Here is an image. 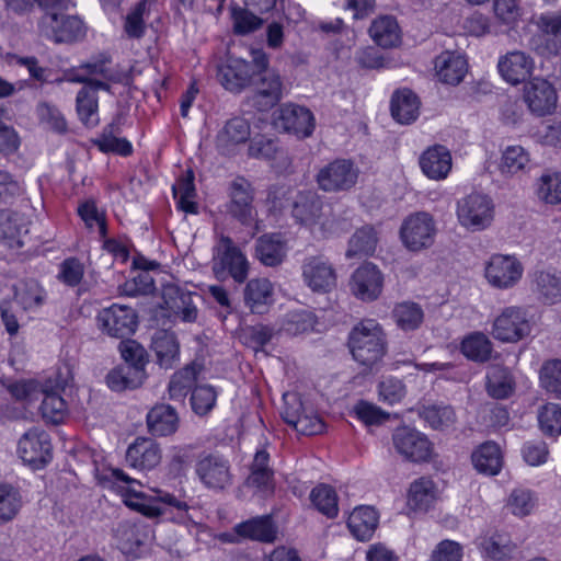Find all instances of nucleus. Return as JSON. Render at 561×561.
Returning <instances> with one entry per match:
<instances>
[{
	"label": "nucleus",
	"instance_id": "1",
	"mask_svg": "<svg viewBox=\"0 0 561 561\" xmlns=\"http://www.w3.org/2000/svg\"><path fill=\"white\" fill-rule=\"evenodd\" d=\"M111 478L114 480V488L123 497V502L134 511L141 513L149 518H156L164 513L162 503L176 508L180 512H186L188 505L185 501L176 499L174 495L165 493L160 499H153L146 495L140 488L141 483L130 478L124 470L115 468L111 470Z\"/></svg>",
	"mask_w": 561,
	"mask_h": 561
},
{
	"label": "nucleus",
	"instance_id": "2",
	"mask_svg": "<svg viewBox=\"0 0 561 561\" xmlns=\"http://www.w3.org/2000/svg\"><path fill=\"white\" fill-rule=\"evenodd\" d=\"M111 478L114 480V488L123 497V502L134 511L141 513L149 518H156L164 513L162 503L176 508L180 512H186L188 505L185 501L176 499L174 495L165 493L160 499H153L146 495L140 488L141 483L130 478L124 470L115 468L111 470Z\"/></svg>",
	"mask_w": 561,
	"mask_h": 561
},
{
	"label": "nucleus",
	"instance_id": "3",
	"mask_svg": "<svg viewBox=\"0 0 561 561\" xmlns=\"http://www.w3.org/2000/svg\"><path fill=\"white\" fill-rule=\"evenodd\" d=\"M46 11L42 24L46 35L56 43L73 42L85 35L83 22L77 15L66 14L75 8L72 0H39Z\"/></svg>",
	"mask_w": 561,
	"mask_h": 561
},
{
	"label": "nucleus",
	"instance_id": "4",
	"mask_svg": "<svg viewBox=\"0 0 561 561\" xmlns=\"http://www.w3.org/2000/svg\"><path fill=\"white\" fill-rule=\"evenodd\" d=\"M348 345L353 358L367 367L377 364L386 354L385 333L373 319L364 320L353 328Z\"/></svg>",
	"mask_w": 561,
	"mask_h": 561
},
{
	"label": "nucleus",
	"instance_id": "5",
	"mask_svg": "<svg viewBox=\"0 0 561 561\" xmlns=\"http://www.w3.org/2000/svg\"><path fill=\"white\" fill-rule=\"evenodd\" d=\"M250 264L233 240L220 234L213 248L211 271L218 280L231 277L236 283L242 284L249 275Z\"/></svg>",
	"mask_w": 561,
	"mask_h": 561
},
{
	"label": "nucleus",
	"instance_id": "6",
	"mask_svg": "<svg viewBox=\"0 0 561 561\" xmlns=\"http://www.w3.org/2000/svg\"><path fill=\"white\" fill-rule=\"evenodd\" d=\"M456 215L462 228L471 232H479L492 226L495 205L489 195L471 193L457 202Z\"/></svg>",
	"mask_w": 561,
	"mask_h": 561
},
{
	"label": "nucleus",
	"instance_id": "7",
	"mask_svg": "<svg viewBox=\"0 0 561 561\" xmlns=\"http://www.w3.org/2000/svg\"><path fill=\"white\" fill-rule=\"evenodd\" d=\"M533 331V317L522 306H508L501 310L492 323V336L504 343H517Z\"/></svg>",
	"mask_w": 561,
	"mask_h": 561
},
{
	"label": "nucleus",
	"instance_id": "8",
	"mask_svg": "<svg viewBox=\"0 0 561 561\" xmlns=\"http://www.w3.org/2000/svg\"><path fill=\"white\" fill-rule=\"evenodd\" d=\"M400 240L411 252H420L433 245L436 226L433 217L425 211L408 216L400 227Z\"/></svg>",
	"mask_w": 561,
	"mask_h": 561
},
{
	"label": "nucleus",
	"instance_id": "9",
	"mask_svg": "<svg viewBox=\"0 0 561 561\" xmlns=\"http://www.w3.org/2000/svg\"><path fill=\"white\" fill-rule=\"evenodd\" d=\"M96 325L107 336L125 340L135 333L138 316L129 306L113 304L99 311Z\"/></svg>",
	"mask_w": 561,
	"mask_h": 561
},
{
	"label": "nucleus",
	"instance_id": "10",
	"mask_svg": "<svg viewBox=\"0 0 561 561\" xmlns=\"http://www.w3.org/2000/svg\"><path fill=\"white\" fill-rule=\"evenodd\" d=\"M273 125L278 130L304 139L312 135L316 119L309 108L294 103H285L273 113Z\"/></svg>",
	"mask_w": 561,
	"mask_h": 561
},
{
	"label": "nucleus",
	"instance_id": "11",
	"mask_svg": "<svg viewBox=\"0 0 561 561\" xmlns=\"http://www.w3.org/2000/svg\"><path fill=\"white\" fill-rule=\"evenodd\" d=\"M20 458L34 469H41L53 458V445L49 434L39 427L25 432L18 443Z\"/></svg>",
	"mask_w": 561,
	"mask_h": 561
},
{
	"label": "nucleus",
	"instance_id": "12",
	"mask_svg": "<svg viewBox=\"0 0 561 561\" xmlns=\"http://www.w3.org/2000/svg\"><path fill=\"white\" fill-rule=\"evenodd\" d=\"M524 267L514 255L493 254L485 264L484 276L496 289H510L522 279Z\"/></svg>",
	"mask_w": 561,
	"mask_h": 561
},
{
	"label": "nucleus",
	"instance_id": "13",
	"mask_svg": "<svg viewBox=\"0 0 561 561\" xmlns=\"http://www.w3.org/2000/svg\"><path fill=\"white\" fill-rule=\"evenodd\" d=\"M359 170L347 159H336L321 168L317 183L324 192H344L357 182Z\"/></svg>",
	"mask_w": 561,
	"mask_h": 561
},
{
	"label": "nucleus",
	"instance_id": "14",
	"mask_svg": "<svg viewBox=\"0 0 561 561\" xmlns=\"http://www.w3.org/2000/svg\"><path fill=\"white\" fill-rule=\"evenodd\" d=\"M535 25L539 31L530 45L543 56H556L561 50V11H548L538 15Z\"/></svg>",
	"mask_w": 561,
	"mask_h": 561
},
{
	"label": "nucleus",
	"instance_id": "15",
	"mask_svg": "<svg viewBox=\"0 0 561 561\" xmlns=\"http://www.w3.org/2000/svg\"><path fill=\"white\" fill-rule=\"evenodd\" d=\"M348 286L357 299L365 302L375 301L383 289V274L375 264L366 262L352 273Z\"/></svg>",
	"mask_w": 561,
	"mask_h": 561
},
{
	"label": "nucleus",
	"instance_id": "16",
	"mask_svg": "<svg viewBox=\"0 0 561 561\" xmlns=\"http://www.w3.org/2000/svg\"><path fill=\"white\" fill-rule=\"evenodd\" d=\"M304 283L314 293L325 294L336 286V272L322 255L306 257L301 265Z\"/></svg>",
	"mask_w": 561,
	"mask_h": 561
},
{
	"label": "nucleus",
	"instance_id": "17",
	"mask_svg": "<svg viewBox=\"0 0 561 561\" xmlns=\"http://www.w3.org/2000/svg\"><path fill=\"white\" fill-rule=\"evenodd\" d=\"M195 471L208 489L224 490L232 482L230 462L218 454L202 455L196 462Z\"/></svg>",
	"mask_w": 561,
	"mask_h": 561
},
{
	"label": "nucleus",
	"instance_id": "18",
	"mask_svg": "<svg viewBox=\"0 0 561 561\" xmlns=\"http://www.w3.org/2000/svg\"><path fill=\"white\" fill-rule=\"evenodd\" d=\"M523 100L534 115L545 116L552 114L557 108L558 94L548 80L534 78L525 83Z\"/></svg>",
	"mask_w": 561,
	"mask_h": 561
},
{
	"label": "nucleus",
	"instance_id": "19",
	"mask_svg": "<svg viewBox=\"0 0 561 561\" xmlns=\"http://www.w3.org/2000/svg\"><path fill=\"white\" fill-rule=\"evenodd\" d=\"M396 450L407 460L426 461L432 455V444L421 432L409 426H400L392 434Z\"/></svg>",
	"mask_w": 561,
	"mask_h": 561
},
{
	"label": "nucleus",
	"instance_id": "20",
	"mask_svg": "<svg viewBox=\"0 0 561 561\" xmlns=\"http://www.w3.org/2000/svg\"><path fill=\"white\" fill-rule=\"evenodd\" d=\"M229 214L243 225H250L255 219L253 190L248 180L237 178L230 184Z\"/></svg>",
	"mask_w": 561,
	"mask_h": 561
},
{
	"label": "nucleus",
	"instance_id": "21",
	"mask_svg": "<svg viewBox=\"0 0 561 561\" xmlns=\"http://www.w3.org/2000/svg\"><path fill=\"white\" fill-rule=\"evenodd\" d=\"M252 105L261 112L274 107L283 98V81L275 71L259 73L254 83Z\"/></svg>",
	"mask_w": 561,
	"mask_h": 561
},
{
	"label": "nucleus",
	"instance_id": "22",
	"mask_svg": "<svg viewBox=\"0 0 561 561\" xmlns=\"http://www.w3.org/2000/svg\"><path fill=\"white\" fill-rule=\"evenodd\" d=\"M162 459L160 445L149 437H137L127 448L125 460L137 470H151Z\"/></svg>",
	"mask_w": 561,
	"mask_h": 561
},
{
	"label": "nucleus",
	"instance_id": "23",
	"mask_svg": "<svg viewBox=\"0 0 561 561\" xmlns=\"http://www.w3.org/2000/svg\"><path fill=\"white\" fill-rule=\"evenodd\" d=\"M251 136L250 123L242 117L228 119L216 136V148L225 156L233 154Z\"/></svg>",
	"mask_w": 561,
	"mask_h": 561
},
{
	"label": "nucleus",
	"instance_id": "24",
	"mask_svg": "<svg viewBox=\"0 0 561 561\" xmlns=\"http://www.w3.org/2000/svg\"><path fill=\"white\" fill-rule=\"evenodd\" d=\"M497 68L506 82L516 85L531 76L535 61L525 51L513 50L500 57Z\"/></svg>",
	"mask_w": 561,
	"mask_h": 561
},
{
	"label": "nucleus",
	"instance_id": "25",
	"mask_svg": "<svg viewBox=\"0 0 561 561\" xmlns=\"http://www.w3.org/2000/svg\"><path fill=\"white\" fill-rule=\"evenodd\" d=\"M419 164L424 175L430 180L442 181L451 171V153L445 146L434 145L421 153Z\"/></svg>",
	"mask_w": 561,
	"mask_h": 561
},
{
	"label": "nucleus",
	"instance_id": "26",
	"mask_svg": "<svg viewBox=\"0 0 561 561\" xmlns=\"http://www.w3.org/2000/svg\"><path fill=\"white\" fill-rule=\"evenodd\" d=\"M27 217L16 210H0V242L11 249L23 247V238L28 232Z\"/></svg>",
	"mask_w": 561,
	"mask_h": 561
},
{
	"label": "nucleus",
	"instance_id": "27",
	"mask_svg": "<svg viewBox=\"0 0 561 561\" xmlns=\"http://www.w3.org/2000/svg\"><path fill=\"white\" fill-rule=\"evenodd\" d=\"M254 76L253 66L244 59L229 57L219 69V80L229 91H240L250 83Z\"/></svg>",
	"mask_w": 561,
	"mask_h": 561
},
{
	"label": "nucleus",
	"instance_id": "28",
	"mask_svg": "<svg viewBox=\"0 0 561 561\" xmlns=\"http://www.w3.org/2000/svg\"><path fill=\"white\" fill-rule=\"evenodd\" d=\"M435 70L442 82L456 85L463 80L468 71V62L461 54L443 51L435 58Z\"/></svg>",
	"mask_w": 561,
	"mask_h": 561
},
{
	"label": "nucleus",
	"instance_id": "29",
	"mask_svg": "<svg viewBox=\"0 0 561 561\" xmlns=\"http://www.w3.org/2000/svg\"><path fill=\"white\" fill-rule=\"evenodd\" d=\"M165 307L185 322H194L197 319V308L193 301L194 295L178 286H167L163 289Z\"/></svg>",
	"mask_w": 561,
	"mask_h": 561
},
{
	"label": "nucleus",
	"instance_id": "30",
	"mask_svg": "<svg viewBox=\"0 0 561 561\" xmlns=\"http://www.w3.org/2000/svg\"><path fill=\"white\" fill-rule=\"evenodd\" d=\"M274 287L267 278H252L243 289L245 306L253 313H264L273 304Z\"/></svg>",
	"mask_w": 561,
	"mask_h": 561
},
{
	"label": "nucleus",
	"instance_id": "31",
	"mask_svg": "<svg viewBox=\"0 0 561 561\" xmlns=\"http://www.w3.org/2000/svg\"><path fill=\"white\" fill-rule=\"evenodd\" d=\"M379 522L377 511L371 506H357L350 514L347 527L358 541H368L375 534Z\"/></svg>",
	"mask_w": 561,
	"mask_h": 561
},
{
	"label": "nucleus",
	"instance_id": "32",
	"mask_svg": "<svg viewBox=\"0 0 561 561\" xmlns=\"http://www.w3.org/2000/svg\"><path fill=\"white\" fill-rule=\"evenodd\" d=\"M233 529L239 537L261 542H273L277 534L276 526L270 515L253 517L237 524Z\"/></svg>",
	"mask_w": 561,
	"mask_h": 561
},
{
	"label": "nucleus",
	"instance_id": "33",
	"mask_svg": "<svg viewBox=\"0 0 561 561\" xmlns=\"http://www.w3.org/2000/svg\"><path fill=\"white\" fill-rule=\"evenodd\" d=\"M147 425L154 436L171 435L178 430V413L171 405L158 404L148 412Z\"/></svg>",
	"mask_w": 561,
	"mask_h": 561
},
{
	"label": "nucleus",
	"instance_id": "34",
	"mask_svg": "<svg viewBox=\"0 0 561 561\" xmlns=\"http://www.w3.org/2000/svg\"><path fill=\"white\" fill-rule=\"evenodd\" d=\"M391 115L400 124H411L419 116L420 101L409 89L398 90L391 98Z\"/></svg>",
	"mask_w": 561,
	"mask_h": 561
},
{
	"label": "nucleus",
	"instance_id": "35",
	"mask_svg": "<svg viewBox=\"0 0 561 561\" xmlns=\"http://www.w3.org/2000/svg\"><path fill=\"white\" fill-rule=\"evenodd\" d=\"M471 461L478 472L488 476L497 474L503 465L501 449L493 442H485L473 450Z\"/></svg>",
	"mask_w": 561,
	"mask_h": 561
},
{
	"label": "nucleus",
	"instance_id": "36",
	"mask_svg": "<svg viewBox=\"0 0 561 561\" xmlns=\"http://www.w3.org/2000/svg\"><path fill=\"white\" fill-rule=\"evenodd\" d=\"M530 169L529 152L519 145L507 146L501 156L499 171L505 178L526 173Z\"/></svg>",
	"mask_w": 561,
	"mask_h": 561
},
{
	"label": "nucleus",
	"instance_id": "37",
	"mask_svg": "<svg viewBox=\"0 0 561 561\" xmlns=\"http://www.w3.org/2000/svg\"><path fill=\"white\" fill-rule=\"evenodd\" d=\"M286 243L280 234L271 233L260 237L255 244V255L266 266H276L286 256Z\"/></svg>",
	"mask_w": 561,
	"mask_h": 561
},
{
	"label": "nucleus",
	"instance_id": "38",
	"mask_svg": "<svg viewBox=\"0 0 561 561\" xmlns=\"http://www.w3.org/2000/svg\"><path fill=\"white\" fill-rule=\"evenodd\" d=\"M533 290L543 304L561 300V277L549 271H537L533 275Z\"/></svg>",
	"mask_w": 561,
	"mask_h": 561
},
{
	"label": "nucleus",
	"instance_id": "39",
	"mask_svg": "<svg viewBox=\"0 0 561 561\" xmlns=\"http://www.w3.org/2000/svg\"><path fill=\"white\" fill-rule=\"evenodd\" d=\"M147 377L146 369L121 365L106 376L107 386L114 391L140 387Z\"/></svg>",
	"mask_w": 561,
	"mask_h": 561
},
{
	"label": "nucleus",
	"instance_id": "40",
	"mask_svg": "<svg viewBox=\"0 0 561 561\" xmlns=\"http://www.w3.org/2000/svg\"><path fill=\"white\" fill-rule=\"evenodd\" d=\"M322 203L314 196H302L295 202L293 207V217L295 220L310 230L312 234L316 232L319 221L322 218Z\"/></svg>",
	"mask_w": 561,
	"mask_h": 561
},
{
	"label": "nucleus",
	"instance_id": "41",
	"mask_svg": "<svg viewBox=\"0 0 561 561\" xmlns=\"http://www.w3.org/2000/svg\"><path fill=\"white\" fill-rule=\"evenodd\" d=\"M23 495L19 486L0 482V526L14 520L23 507Z\"/></svg>",
	"mask_w": 561,
	"mask_h": 561
},
{
	"label": "nucleus",
	"instance_id": "42",
	"mask_svg": "<svg viewBox=\"0 0 561 561\" xmlns=\"http://www.w3.org/2000/svg\"><path fill=\"white\" fill-rule=\"evenodd\" d=\"M437 497L435 483L428 478H420L411 483L408 505L413 511L426 512Z\"/></svg>",
	"mask_w": 561,
	"mask_h": 561
},
{
	"label": "nucleus",
	"instance_id": "43",
	"mask_svg": "<svg viewBox=\"0 0 561 561\" xmlns=\"http://www.w3.org/2000/svg\"><path fill=\"white\" fill-rule=\"evenodd\" d=\"M172 191L179 209L187 214L198 213V206L194 201L196 191L194 185V173L192 170H187L176 180L172 186Z\"/></svg>",
	"mask_w": 561,
	"mask_h": 561
},
{
	"label": "nucleus",
	"instance_id": "44",
	"mask_svg": "<svg viewBox=\"0 0 561 561\" xmlns=\"http://www.w3.org/2000/svg\"><path fill=\"white\" fill-rule=\"evenodd\" d=\"M322 218L316 227L314 237L319 239H327L346 233L352 228L351 218L346 211L337 214L333 209L322 211Z\"/></svg>",
	"mask_w": 561,
	"mask_h": 561
},
{
	"label": "nucleus",
	"instance_id": "45",
	"mask_svg": "<svg viewBox=\"0 0 561 561\" xmlns=\"http://www.w3.org/2000/svg\"><path fill=\"white\" fill-rule=\"evenodd\" d=\"M316 324L317 317L311 310L296 309L285 314L279 330L289 336H296L313 331Z\"/></svg>",
	"mask_w": 561,
	"mask_h": 561
},
{
	"label": "nucleus",
	"instance_id": "46",
	"mask_svg": "<svg viewBox=\"0 0 561 561\" xmlns=\"http://www.w3.org/2000/svg\"><path fill=\"white\" fill-rule=\"evenodd\" d=\"M152 350L156 353L160 367L169 369L179 356V343L173 333L159 331L152 339Z\"/></svg>",
	"mask_w": 561,
	"mask_h": 561
},
{
	"label": "nucleus",
	"instance_id": "47",
	"mask_svg": "<svg viewBox=\"0 0 561 561\" xmlns=\"http://www.w3.org/2000/svg\"><path fill=\"white\" fill-rule=\"evenodd\" d=\"M369 33L374 42L383 48L393 47L400 42V28L392 16L376 19L369 28Z\"/></svg>",
	"mask_w": 561,
	"mask_h": 561
},
{
	"label": "nucleus",
	"instance_id": "48",
	"mask_svg": "<svg viewBox=\"0 0 561 561\" xmlns=\"http://www.w3.org/2000/svg\"><path fill=\"white\" fill-rule=\"evenodd\" d=\"M488 393L495 399L507 398L514 389L510 370L500 365H492L486 373Z\"/></svg>",
	"mask_w": 561,
	"mask_h": 561
},
{
	"label": "nucleus",
	"instance_id": "49",
	"mask_svg": "<svg viewBox=\"0 0 561 561\" xmlns=\"http://www.w3.org/2000/svg\"><path fill=\"white\" fill-rule=\"evenodd\" d=\"M98 90L91 87H83L77 94V113L80 121L88 127H94L99 124Z\"/></svg>",
	"mask_w": 561,
	"mask_h": 561
},
{
	"label": "nucleus",
	"instance_id": "50",
	"mask_svg": "<svg viewBox=\"0 0 561 561\" xmlns=\"http://www.w3.org/2000/svg\"><path fill=\"white\" fill-rule=\"evenodd\" d=\"M392 317L396 324L403 331H413L420 328L424 320L421 306L413 301H402L394 306Z\"/></svg>",
	"mask_w": 561,
	"mask_h": 561
},
{
	"label": "nucleus",
	"instance_id": "51",
	"mask_svg": "<svg viewBox=\"0 0 561 561\" xmlns=\"http://www.w3.org/2000/svg\"><path fill=\"white\" fill-rule=\"evenodd\" d=\"M377 242V232L374 227L364 226L351 237L345 255L347 259L370 255L375 252Z\"/></svg>",
	"mask_w": 561,
	"mask_h": 561
},
{
	"label": "nucleus",
	"instance_id": "52",
	"mask_svg": "<svg viewBox=\"0 0 561 561\" xmlns=\"http://www.w3.org/2000/svg\"><path fill=\"white\" fill-rule=\"evenodd\" d=\"M14 300L23 310H34L44 305L46 291L36 280H26L15 287Z\"/></svg>",
	"mask_w": 561,
	"mask_h": 561
},
{
	"label": "nucleus",
	"instance_id": "53",
	"mask_svg": "<svg viewBox=\"0 0 561 561\" xmlns=\"http://www.w3.org/2000/svg\"><path fill=\"white\" fill-rule=\"evenodd\" d=\"M149 14V0H140L130 8L124 19V32L128 38L139 39L145 35Z\"/></svg>",
	"mask_w": 561,
	"mask_h": 561
},
{
	"label": "nucleus",
	"instance_id": "54",
	"mask_svg": "<svg viewBox=\"0 0 561 561\" xmlns=\"http://www.w3.org/2000/svg\"><path fill=\"white\" fill-rule=\"evenodd\" d=\"M310 501L314 508L328 518H335L339 514V499L335 490L328 484H319L310 492Z\"/></svg>",
	"mask_w": 561,
	"mask_h": 561
},
{
	"label": "nucleus",
	"instance_id": "55",
	"mask_svg": "<svg viewBox=\"0 0 561 561\" xmlns=\"http://www.w3.org/2000/svg\"><path fill=\"white\" fill-rule=\"evenodd\" d=\"M491 352L492 343L481 332L471 333L461 342V353L469 359L485 362L490 358Z\"/></svg>",
	"mask_w": 561,
	"mask_h": 561
},
{
	"label": "nucleus",
	"instance_id": "56",
	"mask_svg": "<svg viewBox=\"0 0 561 561\" xmlns=\"http://www.w3.org/2000/svg\"><path fill=\"white\" fill-rule=\"evenodd\" d=\"M284 421L302 435H318L324 431V423L318 415H296L288 408L282 412Z\"/></svg>",
	"mask_w": 561,
	"mask_h": 561
},
{
	"label": "nucleus",
	"instance_id": "57",
	"mask_svg": "<svg viewBox=\"0 0 561 561\" xmlns=\"http://www.w3.org/2000/svg\"><path fill=\"white\" fill-rule=\"evenodd\" d=\"M118 290L128 297L148 295L154 290V280L148 270H137L130 278L119 285Z\"/></svg>",
	"mask_w": 561,
	"mask_h": 561
},
{
	"label": "nucleus",
	"instance_id": "58",
	"mask_svg": "<svg viewBox=\"0 0 561 561\" xmlns=\"http://www.w3.org/2000/svg\"><path fill=\"white\" fill-rule=\"evenodd\" d=\"M78 215L90 231L96 230L100 239L107 234L106 216L100 211L94 201H85L78 207Z\"/></svg>",
	"mask_w": 561,
	"mask_h": 561
},
{
	"label": "nucleus",
	"instance_id": "59",
	"mask_svg": "<svg viewBox=\"0 0 561 561\" xmlns=\"http://www.w3.org/2000/svg\"><path fill=\"white\" fill-rule=\"evenodd\" d=\"M197 375L198 370L193 365L176 371L169 383L170 398L173 400L184 399L195 383Z\"/></svg>",
	"mask_w": 561,
	"mask_h": 561
},
{
	"label": "nucleus",
	"instance_id": "60",
	"mask_svg": "<svg viewBox=\"0 0 561 561\" xmlns=\"http://www.w3.org/2000/svg\"><path fill=\"white\" fill-rule=\"evenodd\" d=\"M42 416L46 422L59 424L67 415V403L56 392H45L41 404Z\"/></svg>",
	"mask_w": 561,
	"mask_h": 561
},
{
	"label": "nucleus",
	"instance_id": "61",
	"mask_svg": "<svg viewBox=\"0 0 561 561\" xmlns=\"http://www.w3.org/2000/svg\"><path fill=\"white\" fill-rule=\"evenodd\" d=\"M539 380L547 392L561 398V359L547 360L541 366Z\"/></svg>",
	"mask_w": 561,
	"mask_h": 561
},
{
	"label": "nucleus",
	"instance_id": "62",
	"mask_svg": "<svg viewBox=\"0 0 561 561\" xmlns=\"http://www.w3.org/2000/svg\"><path fill=\"white\" fill-rule=\"evenodd\" d=\"M538 422L546 435H561V405L557 403L545 404L539 410Z\"/></svg>",
	"mask_w": 561,
	"mask_h": 561
},
{
	"label": "nucleus",
	"instance_id": "63",
	"mask_svg": "<svg viewBox=\"0 0 561 561\" xmlns=\"http://www.w3.org/2000/svg\"><path fill=\"white\" fill-rule=\"evenodd\" d=\"M119 353L124 365L146 369L148 354L145 347L135 340H123L119 343Z\"/></svg>",
	"mask_w": 561,
	"mask_h": 561
},
{
	"label": "nucleus",
	"instance_id": "64",
	"mask_svg": "<svg viewBox=\"0 0 561 561\" xmlns=\"http://www.w3.org/2000/svg\"><path fill=\"white\" fill-rule=\"evenodd\" d=\"M537 193L539 198L548 204L561 203V174H543Z\"/></svg>",
	"mask_w": 561,
	"mask_h": 561
}]
</instances>
